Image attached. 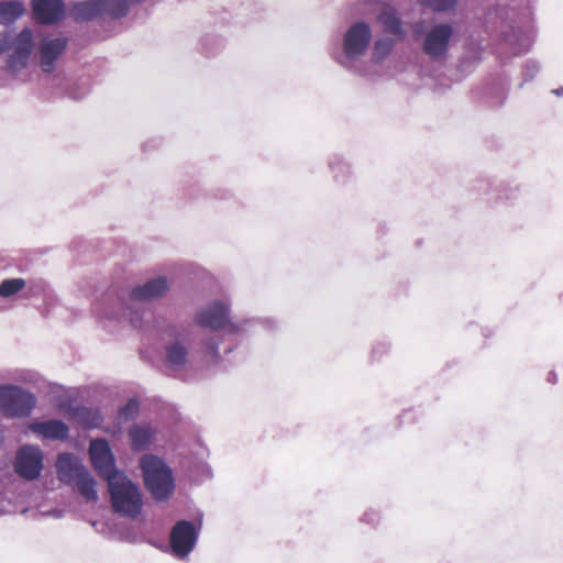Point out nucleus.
Masks as SVG:
<instances>
[{
  "instance_id": "nucleus-25",
  "label": "nucleus",
  "mask_w": 563,
  "mask_h": 563,
  "mask_svg": "<svg viewBox=\"0 0 563 563\" xmlns=\"http://www.w3.org/2000/svg\"><path fill=\"white\" fill-rule=\"evenodd\" d=\"M25 13L24 4L19 0L0 1V25H10Z\"/></svg>"
},
{
  "instance_id": "nucleus-41",
  "label": "nucleus",
  "mask_w": 563,
  "mask_h": 563,
  "mask_svg": "<svg viewBox=\"0 0 563 563\" xmlns=\"http://www.w3.org/2000/svg\"><path fill=\"white\" fill-rule=\"evenodd\" d=\"M552 93L558 96V97H562L563 96V86L559 87V88H555L552 90Z\"/></svg>"
},
{
  "instance_id": "nucleus-32",
  "label": "nucleus",
  "mask_w": 563,
  "mask_h": 563,
  "mask_svg": "<svg viewBox=\"0 0 563 563\" xmlns=\"http://www.w3.org/2000/svg\"><path fill=\"white\" fill-rule=\"evenodd\" d=\"M541 66L540 63L536 59H527L522 66V77L523 81L520 84V87L523 86V84L529 82L533 80L537 75L540 73Z\"/></svg>"
},
{
  "instance_id": "nucleus-1",
  "label": "nucleus",
  "mask_w": 563,
  "mask_h": 563,
  "mask_svg": "<svg viewBox=\"0 0 563 563\" xmlns=\"http://www.w3.org/2000/svg\"><path fill=\"white\" fill-rule=\"evenodd\" d=\"M195 323L203 329L219 331L225 329L229 334H244L262 328L274 331L278 323L273 318H244L231 319V305L229 301L214 299L197 309L194 316Z\"/></svg>"
},
{
  "instance_id": "nucleus-3",
  "label": "nucleus",
  "mask_w": 563,
  "mask_h": 563,
  "mask_svg": "<svg viewBox=\"0 0 563 563\" xmlns=\"http://www.w3.org/2000/svg\"><path fill=\"white\" fill-rule=\"evenodd\" d=\"M372 40L373 30L366 21L353 22L343 33L340 45L333 49L332 59L349 73L365 77L367 69L364 58Z\"/></svg>"
},
{
  "instance_id": "nucleus-33",
  "label": "nucleus",
  "mask_w": 563,
  "mask_h": 563,
  "mask_svg": "<svg viewBox=\"0 0 563 563\" xmlns=\"http://www.w3.org/2000/svg\"><path fill=\"white\" fill-rule=\"evenodd\" d=\"M482 47L476 43H467L465 46V53L462 58V63L467 62L476 63L481 59Z\"/></svg>"
},
{
  "instance_id": "nucleus-21",
  "label": "nucleus",
  "mask_w": 563,
  "mask_h": 563,
  "mask_svg": "<svg viewBox=\"0 0 563 563\" xmlns=\"http://www.w3.org/2000/svg\"><path fill=\"white\" fill-rule=\"evenodd\" d=\"M99 0H79L70 4V15L75 22H90L101 18Z\"/></svg>"
},
{
  "instance_id": "nucleus-26",
  "label": "nucleus",
  "mask_w": 563,
  "mask_h": 563,
  "mask_svg": "<svg viewBox=\"0 0 563 563\" xmlns=\"http://www.w3.org/2000/svg\"><path fill=\"white\" fill-rule=\"evenodd\" d=\"M395 46V41L388 36L378 37L374 42L371 59L374 64H380L387 58Z\"/></svg>"
},
{
  "instance_id": "nucleus-28",
  "label": "nucleus",
  "mask_w": 563,
  "mask_h": 563,
  "mask_svg": "<svg viewBox=\"0 0 563 563\" xmlns=\"http://www.w3.org/2000/svg\"><path fill=\"white\" fill-rule=\"evenodd\" d=\"M25 286V279L20 277L3 279L0 283V296L3 298H9L21 291Z\"/></svg>"
},
{
  "instance_id": "nucleus-18",
  "label": "nucleus",
  "mask_w": 563,
  "mask_h": 563,
  "mask_svg": "<svg viewBox=\"0 0 563 563\" xmlns=\"http://www.w3.org/2000/svg\"><path fill=\"white\" fill-rule=\"evenodd\" d=\"M64 408L67 417L84 429L99 428L103 421V417L98 409L71 404Z\"/></svg>"
},
{
  "instance_id": "nucleus-15",
  "label": "nucleus",
  "mask_w": 563,
  "mask_h": 563,
  "mask_svg": "<svg viewBox=\"0 0 563 563\" xmlns=\"http://www.w3.org/2000/svg\"><path fill=\"white\" fill-rule=\"evenodd\" d=\"M68 41L66 37H48L41 40L38 45L40 64L44 73L51 74L55 68V62L62 56L67 48Z\"/></svg>"
},
{
  "instance_id": "nucleus-13",
  "label": "nucleus",
  "mask_w": 563,
  "mask_h": 563,
  "mask_svg": "<svg viewBox=\"0 0 563 563\" xmlns=\"http://www.w3.org/2000/svg\"><path fill=\"white\" fill-rule=\"evenodd\" d=\"M475 189L484 196V199L490 205H509L520 197L521 188L517 184L482 179L477 183Z\"/></svg>"
},
{
  "instance_id": "nucleus-36",
  "label": "nucleus",
  "mask_w": 563,
  "mask_h": 563,
  "mask_svg": "<svg viewBox=\"0 0 563 563\" xmlns=\"http://www.w3.org/2000/svg\"><path fill=\"white\" fill-rule=\"evenodd\" d=\"M11 48V33L10 31L0 32V55Z\"/></svg>"
},
{
  "instance_id": "nucleus-44",
  "label": "nucleus",
  "mask_w": 563,
  "mask_h": 563,
  "mask_svg": "<svg viewBox=\"0 0 563 563\" xmlns=\"http://www.w3.org/2000/svg\"><path fill=\"white\" fill-rule=\"evenodd\" d=\"M3 442V433L2 431L0 430V444Z\"/></svg>"
},
{
  "instance_id": "nucleus-23",
  "label": "nucleus",
  "mask_w": 563,
  "mask_h": 563,
  "mask_svg": "<svg viewBox=\"0 0 563 563\" xmlns=\"http://www.w3.org/2000/svg\"><path fill=\"white\" fill-rule=\"evenodd\" d=\"M377 21L382 24L385 33L395 35L402 40L406 35L402 21L395 9H384L377 15Z\"/></svg>"
},
{
  "instance_id": "nucleus-42",
  "label": "nucleus",
  "mask_w": 563,
  "mask_h": 563,
  "mask_svg": "<svg viewBox=\"0 0 563 563\" xmlns=\"http://www.w3.org/2000/svg\"><path fill=\"white\" fill-rule=\"evenodd\" d=\"M144 0H128L129 3L133 2V3H141L143 2Z\"/></svg>"
},
{
  "instance_id": "nucleus-9",
  "label": "nucleus",
  "mask_w": 563,
  "mask_h": 563,
  "mask_svg": "<svg viewBox=\"0 0 563 563\" xmlns=\"http://www.w3.org/2000/svg\"><path fill=\"white\" fill-rule=\"evenodd\" d=\"M202 528V515L196 521L180 519L175 522L169 532L172 554L185 560L195 549Z\"/></svg>"
},
{
  "instance_id": "nucleus-37",
  "label": "nucleus",
  "mask_w": 563,
  "mask_h": 563,
  "mask_svg": "<svg viewBox=\"0 0 563 563\" xmlns=\"http://www.w3.org/2000/svg\"><path fill=\"white\" fill-rule=\"evenodd\" d=\"M363 9L360 11L361 14H367L373 11L374 7L382 3L383 0H357Z\"/></svg>"
},
{
  "instance_id": "nucleus-5",
  "label": "nucleus",
  "mask_w": 563,
  "mask_h": 563,
  "mask_svg": "<svg viewBox=\"0 0 563 563\" xmlns=\"http://www.w3.org/2000/svg\"><path fill=\"white\" fill-rule=\"evenodd\" d=\"M146 489L156 501L170 498L175 489V479L172 468L166 462L152 454L144 455L140 461Z\"/></svg>"
},
{
  "instance_id": "nucleus-34",
  "label": "nucleus",
  "mask_w": 563,
  "mask_h": 563,
  "mask_svg": "<svg viewBox=\"0 0 563 563\" xmlns=\"http://www.w3.org/2000/svg\"><path fill=\"white\" fill-rule=\"evenodd\" d=\"M390 350V343L387 340H378L373 344L371 357L373 361H379Z\"/></svg>"
},
{
  "instance_id": "nucleus-17",
  "label": "nucleus",
  "mask_w": 563,
  "mask_h": 563,
  "mask_svg": "<svg viewBox=\"0 0 563 563\" xmlns=\"http://www.w3.org/2000/svg\"><path fill=\"white\" fill-rule=\"evenodd\" d=\"M32 10L36 21L44 25L57 24L65 18L63 0H32Z\"/></svg>"
},
{
  "instance_id": "nucleus-40",
  "label": "nucleus",
  "mask_w": 563,
  "mask_h": 563,
  "mask_svg": "<svg viewBox=\"0 0 563 563\" xmlns=\"http://www.w3.org/2000/svg\"><path fill=\"white\" fill-rule=\"evenodd\" d=\"M49 516L54 517V518H62L64 516V511L60 510V509H53L48 512Z\"/></svg>"
},
{
  "instance_id": "nucleus-38",
  "label": "nucleus",
  "mask_w": 563,
  "mask_h": 563,
  "mask_svg": "<svg viewBox=\"0 0 563 563\" xmlns=\"http://www.w3.org/2000/svg\"><path fill=\"white\" fill-rule=\"evenodd\" d=\"M427 31L428 30H426L424 22H422V21L416 22L412 25V35H413L416 41H418L421 37L423 40L424 38V34L427 33Z\"/></svg>"
},
{
  "instance_id": "nucleus-11",
  "label": "nucleus",
  "mask_w": 563,
  "mask_h": 563,
  "mask_svg": "<svg viewBox=\"0 0 563 563\" xmlns=\"http://www.w3.org/2000/svg\"><path fill=\"white\" fill-rule=\"evenodd\" d=\"M34 34L32 29H22L14 38L11 37L13 52L5 60V69L11 74H18L29 65L34 49Z\"/></svg>"
},
{
  "instance_id": "nucleus-22",
  "label": "nucleus",
  "mask_w": 563,
  "mask_h": 563,
  "mask_svg": "<svg viewBox=\"0 0 563 563\" xmlns=\"http://www.w3.org/2000/svg\"><path fill=\"white\" fill-rule=\"evenodd\" d=\"M329 168L338 185H346L353 178L352 164L341 155L335 154L329 158Z\"/></svg>"
},
{
  "instance_id": "nucleus-31",
  "label": "nucleus",
  "mask_w": 563,
  "mask_h": 563,
  "mask_svg": "<svg viewBox=\"0 0 563 563\" xmlns=\"http://www.w3.org/2000/svg\"><path fill=\"white\" fill-rule=\"evenodd\" d=\"M219 340L216 335H210L202 340L201 342V352L205 356L210 357L213 362H218L220 360V350H219Z\"/></svg>"
},
{
  "instance_id": "nucleus-2",
  "label": "nucleus",
  "mask_w": 563,
  "mask_h": 563,
  "mask_svg": "<svg viewBox=\"0 0 563 563\" xmlns=\"http://www.w3.org/2000/svg\"><path fill=\"white\" fill-rule=\"evenodd\" d=\"M169 288L170 284L167 277L157 276L134 286L128 296L119 295L111 307L103 309L97 306L95 309L97 314L102 318L118 321L128 320L133 327H136L142 319L136 306L163 298Z\"/></svg>"
},
{
  "instance_id": "nucleus-43",
  "label": "nucleus",
  "mask_w": 563,
  "mask_h": 563,
  "mask_svg": "<svg viewBox=\"0 0 563 563\" xmlns=\"http://www.w3.org/2000/svg\"><path fill=\"white\" fill-rule=\"evenodd\" d=\"M4 511H5V510H4V507H3V505L0 503V516H1V515H3V514H4Z\"/></svg>"
},
{
  "instance_id": "nucleus-7",
  "label": "nucleus",
  "mask_w": 563,
  "mask_h": 563,
  "mask_svg": "<svg viewBox=\"0 0 563 563\" xmlns=\"http://www.w3.org/2000/svg\"><path fill=\"white\" fill-rule=\"evenodd\" d=\"M56 472L62 483L75 486L87 501L98 499L96 479L84 464L73 459L70 453L58 455Z\"/></svg>"
},
{
  "instance_id": "nucleus-24",
  "label": "nucleus",
  "mask_w": 563,
  "mask_h": 563,
  "mask_svg": "<svg viewBox=\"0 0 563 563\" xmlns=\"http://www.w3.org/2000/svg\"><path fill=\"white\" fill-rule=\"evenodd\" d=\"M101 16H109L112 20H120L130 12L128 0H99Z\"/></svg>"
},
{
  "instance_id": "nucleus-4",
  "label": "nucleus",
  "mask_w": 563,
  "mask_h": 563,
  "mask_svg": "<svg viewBox=\"0 0 563 563\" xmlns=\"http://www.w3.org/2000/svg\"><path fill=\"white\" fill-rule=\"evenodd\" d=\"M164 347L162 365L166 375L178 378L189 363L190 329L185 324L167 323L162 331Z\"/></svg>"
},
{
  "instance_id": "nucleus-30",
  "label": "nucleus",
  "mask_w": 563,
  "mask_h": 563,
  "mask_svg": "<svg viewBox=\"0 0 563 563\" xmlns=\"http://www.w3.org/2000/svg\"><path fill=\"white\" fill-rule=\"evenodd\" d=\"M421 3L435 13H449L455 10L459 0H421Z\"/></svg>"
},
{
  "instance_id": "nucleus-29",
  "label": "nucleus",
  "mask_w": 563,
  "mask_h": 563,
  "mask_svg": "<svg viewBox=\"0 0 563 563\" xmlns=\"http://www.w3.org/2000/svg\"><path fill=\"white\" fill-rule=\"evenodd\" d=\"M223 48V41L214 35H207L201 38L200 49L207 57L216 56Z\"/></svg>"
},
{
  "instance_id": "nucleus-19",
  "label": "nucleus",
  "mask_w": 563,
  "mask_h": 563,
  "mask_svg": "<svg viewBox=\"0 0 563 563\" xmlns=\"http://www.w3.org/2000/svg\"><path fill=\"white\" fill-rule=\"evenodd\" d=\"M29 429L44 439L64 441L69 437L68 426L59 419L34 421Z\"/></svg>"
},
{
  "instance_id": "nucleus-16",
  "label": "nucleus",
  "mask_w": 563,
  "mask_h": 563,
  "mask_svg": "<svg viewBox=\"0 0 563 563\" xmlns=\"http://www.w3.org/2000/svg\"><path fill=\"white\" fill-rule=\"evenodd\" d=\"M501 38L510 47L514 55L528 52L533 43V33L530 26L507 24L501 31Z\"/></svg>"
},
{
  "instance_id": "nucleus-6",
  "label": "nucleus",
  "mask_w": 563,
  "mask_h": 563,
  "mask_svg": "<svg viewBox=\"0 0 563 563\" xmlns=\"http://www.w3.org/2000/svg\"><path fill=\"white\" fill-rule=\"evenodd\" d=\"M113 511L121 517L135 519L143 509L142 494L123 473L107 481Z\"/></svg>"
},
{
  "instance_id": "nucleus-20",
  "label": "nucleus",
  "mask_w": 563,
  "mask_h": 563,
  "mask_svg": "<svg viewBox=\"0 0 563 563\" xmlns=\"http://www.w3.org/2000/svg\"><path fill=\"white\" fill-rule=\"evenodd\" d=\"M131 448L145 451L155 439V430L146 423H133L128 431Z\"/></svg>"
},
{
  "instance_id": "nucleus-27",
  "label": "nucleus",
  "mask_w": 563,
  "mask_h": 563,
  "mask_svg": "<svg viewBox=\"0 0 563 563\" xmlns=\"http://www.w3.org/2000/svg\"><path fill=\"white\" fill-rule=\"evenodd\" d=\"M140 408L141 404L136 397L129 398L128 401L118 411V422L123 424L135 420L140 415Z\"/></svg>"
},
{
  "instance_id": "nucleus-8",
  "label": "nucleus",
  "mask_w": 563,
  "mask_h": 563,
  "mask_svg": "<svg viewBox=\"0 0 563 563\" xmlns=\"http://www.w3.org/2000/svg\"><path fill=\"white\" fill-rule=\"evenodd\" d=\"M36 396L14 384L0 385V413L11 419H25L36 407Z\"/></svg>"
},
{
  "instance_id": "nucleus-14",
  "label": "nucleus",
  "mask_w": 563,
  "mask_h": 563,
  "mask_svg": "<svg viewBox=\"0 0 563 563\" xmlns=\"http://www.w3.org/2000/svg\"><path fill=\"white\" fill-rule=\"evenodd\" d=\"M89 456L93 468L106 481L120 475L115 466V459L106 439H96L90 442Z\"/></svg>"
},
{
  "instance_id": "nucleus-12",
  "label": "nucleus",
  "mask_w": 563,
  "mask_h": 563,
  "mask_svg": "<svg viewBox=\"0 0 563 563\" xmlns=\"http://www.w3.org/2000/svg\"><path fill=\"white\" fill-rule=\"evenodd\" d=\"M43 452L37 445L23 444L15 453L14 472L26 481L37 479L43 470Z\"/></svg>"
},
{
  "instance_id": "nucleus-10",
  "label": "nucleus",
  "mask_w": 563,
  "mask_h": 563,
  "mask_svg": "<svg viewBox=\"0 0 563 563\" xmlns=\"http://www.w3.org/2000/svg\"><path fill=\"white\" fill-rule=\"evenodd\" d=\"M454 29L450 23L441 22L432 25L421 42L422 53L432 62H444L450 52Z\"/></svg>"
},
{
  "instance_id": "nucleus-35",
  "label": "nucleus",
  "mask_w": 563,
  "mask_h": 563,
  "mask_svg": "<svg viewBox=\"0 0 563 563\" xmlns=\"http://www.w3.org/2000/svg\"><path fill=\"white\" fill-rule=\"evenodd\" d=\"M360 521L374 528L378 526L380 521V515L377 510L368 508L364 511L360 518Z\"/></svg>"
},
{
  "instance_id": "nucleus-39",
  "label": "nucleus",
  "mask_w": 563,
  "mask_h": 563,
  "mask_svg": "<svg viewBox=\"0 0 563 563\" xmlns=\"http://www.w3.org/2000/svg\"><path fill=\"white\" fill-rule=\"evenodd\" d=\"M547 380L551 384H555L558 382V375L554 371L549 372Z\"/></svg>"
},
{
  "instance_id": "nucleus-45",
  "label": "nucleus",
  "mask_w": 563,
  "mask_h": 563,
  "mask_svg": "<svg viewBox=\"0 0 563 563\" xmlns=\"http://www.w3.org/2000/svg\"><path fill=\"white\" fill-rule=\"evenodd\" d=\"M227 353H231L232 352V347H229L228 350H225Z\"/></svg>"
}]
</instances>
